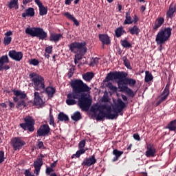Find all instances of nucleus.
<instances>
[{
  "label": "nucleus",
  "mask_w": 176,
  "mask_h": 176,
  "mask_svg": "<svg viewBox=\"0 0 176 176\" xmlns=\"http://www.w3.org/2000/svg\"><path fill=\"white\" fill-rule=\"evenodd\" d=\"M102 102L107 103L104 104H95L91 108V111L93 112L94 115H96L97 120H102L104 118L111 120L116 119V118H118V113L122 112L126 107V104L122 101V99H118L114 104V113H111L112 107L111 106V103H109L108 93H105L102 97Z\"/></svg>",
  "instance_id": "f257e3e1"
},
{
  "label": "nucleus",
  "mask_w": 176,
  "mask_h": 176,
  "mask_svg": "<svg viewBox=\"0 0 176 176\" xmlns=\"http://www.w3.org/2000/svg\"><path fill=\"white\" fill-rule=\"evenodd\" d=\"M67 98L66 100V104L67 105H75L78 102V107L82 111H89L91 105L92 100L89 96L80 95L75 92H71L67 94Z\"/></svg>",
  "instance_id": "f03ea898"
},
{
  "label": "nucleus",
  "mask_w": 176,
  "mask_h": 176,
  "mask_svg": "<svg viewBox=\"0 0 176 176\" xmlns=\"http://www.w3.org/2000/svg\"><path fill=\"white\" fill-rule=\"evenodd\" d=\"M70 52L75 53L74 63L78 64L79 60H82V57L85 56L87 52V47H86V42H74L69 45Z\"/></svg>",
  "instance_id": "7ed1b4c3"
},
{
  "label": "nucleus",
  "mask_w": 176,
  "mask_h": 176,
  "mask_svg": "<svg viewBox=\"0 0 176 176\" xmlns=\"http://www.w3.org/2000/svg\"><path fill=\"white\" fill-rule=\"evenodd\" d=\"M70 85L73 93H76L78 96H80L82 93H87L89 90H91V88L83 82L82 80H74Z\"/></svg>",
  "instance_id": "20e7f679"
},
{
  "label": "nucleus",
  "mask_w": 176,
  "mask_h": 176,
  "mask_svg": "<svg viewBox=\"0 0 176 176\" xmlns=\"http://www.w3.org/2000/svg\"><path fill=\"white\" fill-rule=\"evenodd\" d=\"M32 80V85L34 90H45V78L36 73H32L29 75Z\"/></svg>",
  "instance_id": "39448f33"
},
{
  "label": "nucleus",
  "mask_w": 176,
  "mask_h": 176,
  "mask_svg": "<svg viewBox=\"0 0 176 176\" xmlns=\"http://www.w3.org/2000/svg\"><path fill=\"white\" fill-rule=\"evenodd\" d=\"M172 31L173 29L170 28L160 29L155 38V41L157 45H163V43L167 42V41L170 39V36H171Z\"/></svg>",
  "instance_id": "423d86ee"
},
{
  "label": "nucleus",
  "mask_w": 176,
  "mask_h": 176,
  "mask_svg": "<svg viewBox=\"0 0 176 176\" xmlns=\"http://www.w3.org/2000/svg\"><path fill=\"white\" fill-rule=\"evenodd\" d=\"M25 34L30 35V36L39 38L43 41L47 38V33L43 31V29L41 28H27L25 29Z\"/></svg>",
  "instance_id": "0eeeda50"
},
{
  "label": "nucleus",
  "mask_w": 176,
  "mask_h": 176,
  "mask_svg": "<svg viewBox=\"0 0 176 176\" xmlns=\"http://www.w3.org/2000/svg\"><path fill=\"white\" fill-rule=\"evenodd\" d=\"M25 123L20 124V127L23 130H28L29 131H34V124H35V120L32 117L28 116L24 118Z\"/></svg>",
  "instance_id": "6e6552de"
},
{
  "label": "nucleus",
  "mask_w": 176,
  "mask_h": 176,
  "mask_svg": "<svg viewBox=\"0 0 176 176\" xmlns=\"http://www.w3.org/2000/svg\"><path fill=\"white\" fill-rule=\"evenodd\" d=\"M11 144L14 151H20L25 145V142L20 137H15L12 139Z\"/></svg>",
  "instance_id": "1a4fd4ad"
},
{
  "label": "nucleus",
  "mask_w": 176,
  "mask_h": 176,
  "mask_svg": "<svg viewBox=\"0 0 176 176\" xmlns=\"http://www.w3.org/2000/svg\"><path fill=\"white\" fill-rule=\"evenodd\" d=\"M122 76H123V74L121 72L109 73L106 77V82L113 80V79H118V86H120V85H122Z\"/></svg>",
  "instance_id": "9d476101"
},
{
  "label": "nucleus",
  "mask_w": 176,
  "mask_h": 176,
  "mask_svg": "<svg viewBox=\"0 0 176 176\" xmlns=\"http://www.w3.org/2000/svg\"><path fill=\"white\" fill-rule=\"evenodd\" d=\"M9 63V58H8V55L3 56L0 58V71H8V69H10L9 65H6Z\"/></svg>",
  "instance_id": "9b49d317"
},
{
  "label": "nucleus",
  "mask_w": 176,
  "mask_h": 176,
  "mask_svg": "<svg viewBox=\"0 0 176 176\" xmlns=\"http://www.w3.org/2000/svg\"><path fill=\"white\" fill-rule=\"evenodd\" d=\"M49 133H50V127H49L47 124L41 125L37 131L38 137H45V135H47Z\"/></svg>",
  "instance_id": "f8f14e48"
},
{
  "label": "nucleus",
  "mask_w": 176,
  "mask_h": 176,
  "mask_svg": "<svg viewBox=\"0 0 176 176\" xmlns=\"http://www.w3.org/2000/svg\"><path fill=\"white\" fill-rule=\"evenodd\" d=\"M8 56L15 61H21L23 59V52H17L15 50H11L9 52Z\"/></svg>",
  "instance_id": "ddd939ff"
},
{
  "label": "nucleus",
  "mask_w": 176,
  "mask_h": 176,
  "mask_svg": "<svg viewBox=\"0 0 176 176\" xmlns=\"http://www.w3.org/2000/svg\"><path fill=\"white\" fill-rule=\"evenodd\" d=\"M145 155L146 157H155L156 156V148L155 146L151 144H147Z\"/></svg>",
  "instance_id": "4468645a"
},
{
  "label": "nucleus",
  "mask_w": 176,
  "mask_h": 176,
  "mask_svg": "<svg viewBox=\"0 0 176 176\" xmlns=\"http://www.w3.org/2000/svg\"><path fill=\"white\" fill-rule=\"evenodd\" d=\"M163 24H164V17H157V19L152 25L153 31H157V30H159V28H160Z\"/></svg>",
  "instance_id": "2eb2a0df"
},
{
  "label": "nucleus",
  "mask_w": 176,
  "mask_h": 176,
  "mask_svg": "<svg viewBox=\"0 0 176 176\" xmlns=\"http://www.w3.org/2000/svg\"><path fill=\"white\" fill-rule=\"evenodd\" d=\"M43 165V161L42 160V159H38L34 162V174H36V175H39V172L41 171V168Z\"/></svg>",
  "instance_id": "dca6fc26"
},
{
  "label": "nucleus",
  "mask_w": 176,
  "mask_h": 176,
  "mask_svg": "<svg viewBox=\"0 0 176 176\" xmlns=\"http://www.w3.org/2000/svg\"><path fill=\"white\" fill-rule=\"evenodd\" d=\"M118 88L120 89V91L126 93V94H128V96H130L131 97H133L134 96V92L133 91V90H131V89L129 88V87H127V85H119Z\"/></svg>",
  "instance_id": "f3484780"
},
{
  "label": "nucleus",
  "mask_w": 176,
  "mask_h": 176,
  "mask_svg": "<svg viewBox=\"0 0 176 176\" xmlns=\"http://www.w3.org/2000/svg\"><path fill=\"white\" fill-rule=\"evenodd\" d=\"M97 162L94 155L91 156V157L86 158L82 162V166H87V167H90L92 164H94Z\"/></svg>",
  "instance_id": "a211bd4d"
},
{
  "label": "nucleus",
  "mask_w": 176,
  "mask_h": 176,
  "mask_svg": "<svg viewBox=\"0 0 176 176\" xmlns=\"http://www.w3.org/2000/svg\"><path fill=\"white\" fill-rule=\"evenodd\" d=\"M14 96H16V97H14L13 100L16 102H17V101H19V98H21L22 100H23V98H25V97L27 96V95H25V93H24L21 91H19V90H14Z\"/></svg>",
  "instance_id": "6ab92c4d"
},
{
  "label": "nucleus",
  "mask_w": 176,
  "mask_h": 176,
  "mask_svg": "<svg viewBox=\"0 0 176 176\" xmlns=\"http://www.w3.org/2000/svg\"><path fill=\"white\" fill-rule=\"evenodd\" d=\"M12 35H13V32L10 30L5 33L3 43L6 46H8V45H10V42H12Z\"/></svg>",
  "instance_id": "aec40b11"
},
{
  "label": "nucleus",
  "mask_w": 176,
  "mask_h": 176,
  "mask_svg": "<svg viewBox=\"0 0 176 176\" xmlns=\"http://www.w3.org/2000/svg\"><path fill=\"white\" fill-rule=\"evenodd\" d=\"M174 13H176V4L172 3L170 5L169 9L166 12V17L168 19H171Z\"/></svg>",
  "instance_id": "412c9836"
},
{
  "label": "nucleus",
  "mask_w": 176,
  "mask_h": 176,
  "mask_svg": "<svg viewBox=\"0 0 176 176\" xmlns=\"http://www.w3.org/2000/svg\"><path fill=\"white\" fill-rule=\"evenodd\" d=\"M34 102L35 105H43L45 104V101L42 100L41 96H39V92H34Z\"/></svg>",
  "instance_id": "4be33fe9"
},
{
  "label": "nucleus",
  "mask_w": 176,
  "mask_h": 176,
  "mask_svg": "<svg viewBox=\"0 0 176 176\" xmlns=\"http://www.w3.org/2000/svg\"><path fill=\"white\" fill-rule=\"evenodd\" d=\"M44 93L47 94L49 98H52V97H53L56 93V88L53 87H47L44 90Z\"/></svg>",
  "instance_id": "5701e85b"
},
{
  "label": "nucleus",
  "mask_w": 176,
  "mask_h": 176,
  "mask_svg": "<svg viewBox=\"0 0 176 176\" xmlns=\"http://www.w3.org/2000/svg\"><path fill=\"white\" fill-rule=\"evenodd\" d=\"M60 39H63V34H56V33H51L50 36V41L51 42H58Z\"/></svg>",
  "instance_id": "b1692460"
},
{
  "label": "nucleus",
  "mask_w": 176,
  "mask_h": 176,
  "mask_svg": "<svg viewBox=\"0 0 176 176\" xmlns=\"http://www.w3.org/2000/svg\"><path fill=\"white\" fill-rule=\"evenodd\" d=\"M99 39L103 45H109L111 43V39L107 34H99Z\"/></svg>",
  "instance_id": "393cba45"
},
{
  "label": "nucleus",
  "mask_w": 176,
  "mask_h": 176,
  "mask_svg": "<svg viewBox=\"0 0 176 176\" xmlns=\"http://www.w3.org/2000/svg\"><path fill=\"white\" fill-rule=\"evenodd\" d=\"M122 83L129 85V86H134L135 85V80L133 78H123V76H122L121 85Z\"/></svg>",
  "instance_id": "a878e982"
},
{
  "label": "nucleus",
  "mask_w": 176,
  "mask_h": 176,
  "mask_svg": "<svg viewBox=\"0 0 176 176\" xmlns=\"http://www.w3.org/2000/svg\"><path fill=\"white\" fill-rule=\"evenodd\" d=\"M7 6L9 9H19V0H11Z\"/></svg>",
  "instance_id": "bb28decb"
},
{
  "label": "nucleus",
  "mask_w": 176,
  "mask_h": 176,
  "mask_svg": "<svg viewBox=\"0 0 176 176\" xmlns=\"http://www.w3.org/2000/svg\"><path fill=\"white\" fill-rule=\"evenodd\" d=\"M27 16H29L30 17H33V16H35V12L34 11V8H29L25 10V13L22 14V17H27Z\"/></svg>",
  "instance_id": "cd10ccee"
},
{
  "label": "nucleus",
  "mask_w": 176,
  "mask_h": 176,
  "mask_svg": "<svg viewBox=\"0 0 176 176\" xmlns=\"http://www.w3.org/2000/svg\"><path fill=\"white\" fill-rule=\"evenodd\" d=\"M113 155H115L112 162H118L119 160V157H120L123 155V151H118V149H115L113 151Z\"/></svg>",
  "instance_id": "c85d7f7f"
},
{
  "label": "nucleus",
  "mask_w": 176,
  "mask_h": 176,
  "mask_svg": "<svg viewBox=\"0 0 176 176\" xmlns=\"http://www.w3.org/2000/svg\"><path fill=\"white\" fill-rule=\"evenodd\" d=\"M64 16H65V17L69 19V20H72V21H73L76 25H79V22L78 21V20H76V19H75L72 16V14H71V13H69V12H65L64 13Z\"/></svg>",
  "instance_id": "c756f323"
},
{
  "label": "nucleus",
  "mask_w": 176,
  "mask_h": 176,
  "mask_svg": "<svg viewBox=\"0 0 176 176\" xmlns=\"http://www.w3.org/2000/svg\"><path fill=\"white\" fill-rule=\"evenodd\" d=\"M151 80H153V76L152 75V73H150L149 71H146L144 82H146V83H148V82H151Z\"/></svg>",
  "instance_id": "7c9ffc66"
},
{
  "label": "nucleus",
  "mask_w": 176,
  "mask_h": 176,
  "mask_svg": "<svg viewBox=\"0 0 176 176\" xmlns=\"http://www.w3.org/2000/svg\"><path fill=\"white\" fill-rule=\"evenodd\" d=\"M94 77V74L92 72H87L85 74L82 75V78L84 80H86V82H90L91 79Z\"/></svg>",
  "instance_id": "2f4dec72"
},
{
  "label": "nucleus",
  "mask_w": 176,
  "mask_h": 176,
  "mask_svg": "<svg viewBox=\"0 0 176 176\" xmlns=\"http://www.w3.org/2000/svg\"><path fill=\"white\" fill-rule=\"evenodd\" d=\"M166 129H168V130H170V131H175V130H176V120L171 121L166 126Z\"/></svg>",
  "instance_id": "473e14b6"
},
{
  "label": "nucleus",
  "mask_w": 176,
  "mask_h": 176,
  "mask_svg": "<svg viewBox=\"0 0 176 176\" xmlns=\"http://www.w3.org/2000/svg\"><path fill=\"white\" fill-rule=\"evenodd\" d=\"M133 23H134V21L131 19L130 12H126L124 24H133Z\"/></svg>",
  "instance_id": "72a5a7b5"
},
{
  "label": "nucleus",
  "mask_w": 176,
  "mask_h": 176,
  "mask_svg": "<svg viewBox=\"0 0 176 176\" xmlns=\"http://www.w3.org/2000/svg\"><path fill=\"white\" fill-rule=\"evenodd\" d=\"M129 32L131 35H138V34H140V28H138L137 25H134L129 29Z\"/></svg>",
  "instance_id": "f704fd0d"
},
{
  "label": "nucleus",
  "mask_w": 176,
  "mask_h": 176,
  "mask_svg": "<svg viewBox=\"0 0 176 176\" xmlns=\"http://www.w3.org/2000/svg\"><path fill=\"white\" fill-rule=\"evenodd\" d=\"M117 38L122 36L124 34V29L123 27H120L115 30Z\"/></svg>",
  "instance_id": "c9c22d12"
},
{
  "label": "nucleus",
  "mask_w": 176,
  "mask_h": 176,
  "mask_svg": "<svg viewBox=\"0 0 176 176\" xmlns=\"http://www.w3.org/2000/svg\"><path fill=\"white\" fill-rule=\"evenodd\" d=\"M72 120H74V122H78V120H80V119H82V116L79 111H77L72 116Z\"/></svg>",
  "instance_id": "e433bc0d"
},
{
  "label": "nucleus",
  "mask_w": 176,
  "mask_h": 176,
  "mask_svg": "<svg viewBox=\"0 0 176 176\" xmlns=\"http://www.w3.org/2000/svg\"><path fill=\"white\" fill-rule=\"evenodd\" d=\"M58 119L60 122H67L68 121V116L64 114L63 113H60L58 115Z\"/></svg>",
  "instance_id": "4c0bfd02"
},
{
  "label": "nucleus",
  "mask_w": 176,
  "mask_h": 176,
  "mask_svg": "<svg viewBox=\"0 0 176 176\" xmlns=\"http://www.w3.org/2000/svg\"><path fill=\"white\" fill-rule=\"evenodd\" d=\"M106 87H108L109 90H111V91H118V88L116 86H113L112 83L109 81H106Z\"/></svg>",
  "instance_id": "58836bf2"
},
{
  "label": "nucleus",
  "mask_w": 176,
  "mask_h": 176,
  "mask_svg": "<svg viewBox=\"0 0 176 176\" xmlns=\"http://www.w3.org/2000/svg\"><path fill=\"white\" fill-rule=\"evenodd\" d=\"M38 8H39L40 16H45V14H47V7L41 6V7H38Z\"/></svg>",
  "instance_id": "ea45409f"
},
{
  "label": "nucleus",
  "mask_w": 176,
  "mask_h": 176,
  "mask_svg": "<svg viewBox=\"0 0 176 176\" xmlns=\"http://www.w3.org/2000/svg\"><path fill=\"white\" fill-rule=\"evenodd\" d=\"M121 45L122 47H131V44L126 40L121 41Z\"/></svg>",
  "instance_id": "a19ab883"
},
{
  "label": "nucleus",
  "mask_w": 176,
  "mask_h": 176,
  "mask_svg": "<svg viewBox=\"0 0 176 176\" xmlns=\"http://www.w3.org/2000/svg\"><path fill=\"white\" fill-rule=\"evenodd\" d=\"M99 61H100V58H95L92 59V60L91 61L90 65L91 67H94V65H98Z\"/></svg>",
  "instance_id": "79ce46f5"
},
{
  "label": "nucleus",
  "mask_w": 176,
  "mask_h": 176,
  "mask_svg": "<svg viewBox=\"0 0 176 176\" xmlns=\"http://www.w3.org/2000/svg\"><path fill=\"white\" fill-rule=\"evenodd\" d=\"M168 94H170V93L168 91H163L162 94V96L160 98L161 101H164L166 100H167V97H168Z\"/></svg>",
  "instance_id": "37998d69"
},
{
  "label": "nucleus",
  "mask_w": 176,
  "mask_h": 176,
  "mask_svg": "<svg viewBox=\"0 0 176 176\" xmlns=\"http://www.w3.org/2000/svg\"><path fill=\"white\" fill-rule=\"evenodd\" d=\"M86 152V150L85 148H79V151H78L76 153V157H80V155H83Z\"/></svg>",
  "instance_id": "c03bdc74"
},
{
  "label": "nucleus",
  "mask_w": 176,
  "mask_h": 176,
  "mask_svg": "<svg viewBox=\"0 0 176 176\" xmlns=\"http://www.w3.org/2000/svg\"><path fill=\"white\" fill-rule=\"evenodd\" d=\"M29 63L31 65L36 66L38 65V64H39V60L34 58V59L30 60Z\"/></svg>",
  "instance_id": "a18cd8bd"
},
{
  "label": "nucleus",
  "mask_w": 176,
  "mask_h": 176,
  "mask_svg": "<svg viewBox=\"0 0 176 176\" xmlns=\"http://www.w3.org/2000/svg\"><path fill=\"white\" fill-rule=\"evenodd\" d=\"M86 146V141L81 140L78 144V148L79 149H83L85 146Z\"/></svg>",
  "instance_id": "49530a36"
},
{
  "label": "nucleus",
  "mask_w": 176,
  "mask_h": 176,
  "mask_svg": "<svg viewBox=\"0 0 176 176\" xmlns=\"http://www.w3.org/2000/svg\"><path fill=\"white\" fill-rule=\"evenodd\" d=\"M49 123L50 126H53L54 127V118L53 117V115L50 114V121Z\"/></svg>",
  "instance_id": "de8ad7c7"
},
{
  "label": "nucleus",
  "mask_w": 176,
  "mask_h": 176,
  "mask_svg": "<svg viewBox=\"0 0 176 176\" xmlns=\"http://www.w3.org/2000/svg\"><path fill=\"white\" fill-rule=\"evenodd\" d=\"M5 153L3 151H0V164L5 160Z\"/></svg>",
  "instance_id": "09e8293b"
},
{
  "label": "nucleus",
  "mask_w": 176,
  "mask_h": 176,
  "mask_svg": "<svg viewBox=\"0 0 176 176\" xmlns=\"http://www.w3.org/2000/svg\"><path fill=\"white\" fill-rule=\"evenodd\" d=\"M53 50V46H48L45 48V52L47 53V54H51L52 50Z\"/></svg>",
  "instance_id": "8fccbe9b"
},
{
  "label": "nucleus",
  "mask_w": 176,
  "mask_h": 176,
  "mask_svg": "<svg viewBox=\"0 0 176 176\" xmlns=\"http://www.w3.org/2000/svg\"><path fill=\"white\" fill-rule=\"evenodd\" d=\"M53 171H54L53 168L47 167L46 168L45 173H46L47 175H50V173H53Z\"/></svg>",
  "instance_id": "3c124183"
},
{
  "label": "nucleus",
  "mask_w": 176,
  "mask_h": 176,
  "mask_svg": "<svg viewBox=\"0 0 176 176\" xmlns=\"http://www.w3.org/2000/svg\"><path fill=\"white\" fill-rule=\"evenodd\" d=\"M34 2H35V3H36V5L38 6V8L43 6V4L41 1V0H35Z\"/></svg>",
  "instance_id": "603ef678"
},
{
  "label": "nucleus",
  "mask_w": 176,
  "mask_h": 176,
  "mask_svg": "<svg viewBox=\"0 0 176 176\" xmlns=\"http://www.w3.org/2000/svg\"><path fill=\"white\" fill-rule=\"evenodd\" d=\"M34 2H35V3H36V5L38 6V8L43 6V4L41 1V0H35Z\"/></svg>",
  "instance_id": "864d4df0"
},
{
  "label": "nucleus",
  "mask_w": 176,
  "mask_h": 176,
  "mask_svg": "<svg viewBox=\"0 0 176 176\" xmlns=\"http://www.w3.org/2000/svg\"><path fill=\"white\" fill-rule=\"evenodd\" d=\"M133 138L134 140H136V141H140V135L138 133H134L133 134Z\"/></svg>",
  "instance_id": "5fc2aeb1"
},
{
  "label": "nucleus",
  "mask_w": 176,
  "mask_h": 176,
  "mask_svg": "<svg viewBox=\"0 0 176 176\" xmlns=\"http://www.w3.org/2000/svg\"><path fill=\"white\" fill-rule=\"evenodd\" d=\"M37 146H38V148H39L40 149L43 148V142H38V143H37Z\"/></svg>",
  "instance_id": "6e6d98bb"
},
{
  "label": "nucleus",
  "mask_w": 176,
  "mask_h": 176,
  "mask_svg": "<svg viewBox=\"0 0 176 176\" xmlns=\"http://www.w3.org/2000/svg\"><path fill=\"white\" fill-rule=\"evenodd\" d=\"M164 91H165V92L168 91V93H170V85L169 84H167L166 85V87H165Z\"/></svg>",
  "instance_id": "4d7b16f0"
},
{
  "label": "nucleus",
  "mask_w": 176,
  "mask_h": 176,
  "mask_svg": "<svg viewBox=\"0 0 176 176\" xmlns=\"http://www.w3.org/2000/svg\"><path fill=\"white\" fill-rule=\"evenodd\" d=\"M6 102H7V104H9L10 108H14V103L10 102V101H8Z\"/></svg>",
  "instance_id": "13d9d810"
},
{
  "label": "nucleus",
  "mask_w": 176,
  "mask_h": 176,
  "mask_svg": "<svg viewBox=\"0 0 176 176\" xmlns=\"http://www.w3.org/2000/svg\"><path fill=\"white\" fill-rule=\"evenodd\" d=\"M18 105H22L23 107H26V104H25V102H24V100H22L21 102H19V103H18Z\"/></svg>",
  "instance_id": "bf43d9fd"
},
{
  "label": "nucleus",
  "mask_w": 176,
  "mask_h": 176,
  "mask_svg": "<svg viewBox=\"0 0 176 176\" xmlns=\"http://www.w3.org/2000/svg\"><path fill=\"white\" fill-rule=\"evenodd\" d=\"M30 2H32V0H23V5H27V3H30Z\"/></svg>",
  "instance_id": "052dcab7"
},
{
  "label": "nucleus",
  "mask_w": 176,
  "mask_h": 176,
  "mask_svg": "<svg viewBox=\"0 0 176 176\" xmlns=\"http://www.w3.org/2000/svg\"><path fill=\"white\" fill-rule=\"evenodd\" d=\"M0 107H2L3 108H8V104H6V103H0Z\"/></svg>",
  "instance_id": "680f3d73"
},
{
  "label": "nucleus",
  "mask_w": 176,
  "mask_h": 176,
  "mask_svg": "<svg viewBox=\"0 0 176 176\" xmlns=\"http://www.w3.org/2000/svg\"><path fill=\"white\" fill-rule=\"evenodd\" d=\"M74 0H65V5H71V2Z\"/></svg>",
  "instance_id": "e2e57ef3"
},
{
  "label": "nucleus",
  "mask_w": 176,
  "mask_h": 176,
  "mask_svg": "<svg viewBox=\"0 0 176 176\" xmlns=\"http://www.w3.org/2000/svg\"><path fill=\"white\" fill-rule=\"evenodd\" d=\"M122 98L123 101H127V96H126L124 95H122Z\"/></svg>",
  "instance_id": "0e129e2a"
},
{
  "label": "nucleus",
  "mask_w": 176,
  "mask_h": 176,
  "mask_svg": "<svg viewBox=\"0 0 176 176\" xmlns=\"http://www.w3.org/2000/svg\"><path fill=\"white\" fill-rule=\"evenodd\" d=\"M145 9H146V8L145 7V6H142V7H141V10H142V12H145Z\"/></svg>",
  "instance_id": "69168bd1"
},
{
  "label": "nucleus",
  "mask_w": 176,
  "mask_h": 176,
  "mask_svg": "<svg viewBox=\"0 0 176 176\" xmlns=\"http://www.w3.org/2000/svg\"><path fill=\"white\" fill-rule=\"evenodd\" d=\"M125 66H126V68H129V67H130V63H125Z\"/></svg>",
  "instance_id": "338daca9"
},
{
  "label": "nucleus",
  "mask_w": 176,
  "mask_h": 176,
  "mask_svg": "<svg viewBox=\"0 0 176 176\" xmlns=\"http://www.w3.org/2000/svg\"><path fill=\"white\" fill-rule=\"evenodd\" d=\"M118 10L120 12L122 10V6L120 4H118Z\"/></svg>",
  "instance_id": "774afa93"
}]
</instances>
